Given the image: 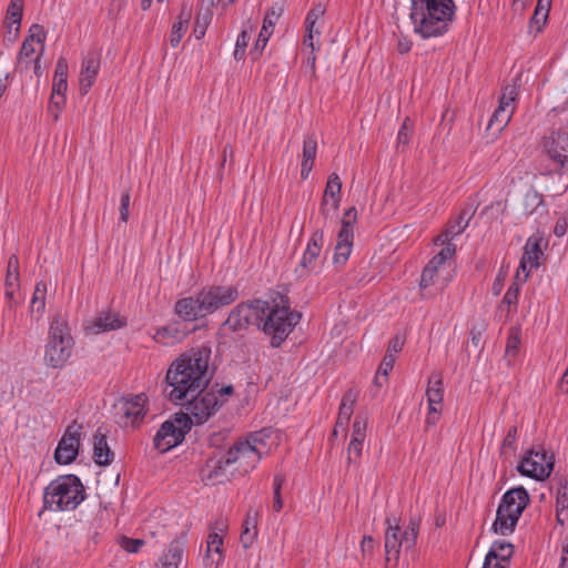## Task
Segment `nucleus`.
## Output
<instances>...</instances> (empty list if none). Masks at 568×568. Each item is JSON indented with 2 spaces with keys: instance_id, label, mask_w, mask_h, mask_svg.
<instances>
[{
  "instance_id": "obj_7",
  "label": "nucleus",
  "mask_w": 568,
  "mask_h": 568,
  "mask_svg": "<svg viewBox=\"0 0 568 568\" xmlns=\"http://www.w3.org/2000/svg\"><path fill=\"white\" fill-rule=\"evenodd\" d=\"M74 341L67 321L54 317L49 327L44 348V362L49 367L62 368L72 355Z\"/></svg>"
},
{
  "instance_id": "obj_42",
  "label": "nucleus",
  "mask_w": 568,
  "mask_h": 568,
  "mask_svg": "<svg viewBox=\"0 0 568 568\" xmlns=\"http://www.w3.org/2000/svg\"><path fill=\"white\" fill-rule=\"evenodd\" d=\"M253 30V26L250 21L245 22L243 24V29L241 33L237 36L236 42H235V49H234V59L235 60H242L245 55L246 48L248 45L250 41V33Z\"/></svg>"
},
{
  "instance_id": "obj_19",
  "label": "nucleus",
  "mask_w": 568,
  "mask_h": 568,
  "mask_svg": "<svg viewBox=\"0 0 568 568\" xmlns=\"http://www.w3.org/2000/svg\"><path fill=\"white\" fill-rule=\"evenodd\" d=\"M323 234L314 233L308 241L306 248L302 255L298 266L295 272L298 277H304L310 274H316L320 268V253L322 248Z\"/></svg>"
},
{
  "instance_id": "obj_63",
  "label": "nucleus",
  "mask_w": 568,
  "mask_h": 568,
  "mask_svg": "<svg viewBox=\"0 0 568 568\" xmlns=\"http://www.w3.org/2000/svg\"><path fill=\"white\" fill-rule=\"evenodd\" d=\"M258 513L250 510L243 524V528L257 529Z\"/></svg>"
},
{
  "instance_id": "obj_13",
  "label": "nucleus",
  "mask_w": 568,
  "mask_h": 568,
  "mask_svg": "<svg viewBox=\"0 0 568 568\" xmlns=\"http://www.w3.org/2000/svg\"><path fill=\"white\" fill-rule=\"evenodd\" d=\"M267 310V302L255 300L251 303L239 304L229 314L225 324L234 331L245 328L247 325L261 327L263 316Z\"/></svg>"
},
{
  "instance_id": "obj_32",
  "label": "nucleus",
  "mask_w": 568,
  "mask_h": 568,
  "mask_svg": "<svg viewBox=\"0 0 568 568\" xmlns=\"http://www.w3.org/2000/svg\"><path fill=\"white\" fill-rule=\"evenodd\" d=\"M357 396L358 393L356 390L349 389L342 398L336 420L337 426H341L342 429H345L351 420Z\"/></svg>"
},
{
  "instance_id": "obj_43",
  "label": "nucleus",
  "mask_w": 568,
  "mask_h": 568,
  "mask_svg": "<svg viewBox=\"0 0 568 568\" xmlns=\"http://www.w3.org/2000/svg\"><path fill=\"white\" fill-rule=\"evenodd\" d=\"M45 294H47V284L44 282H40L36 285L33 296L30 303L31 313L41 314L45 307Z\"/></svg>"
},
{
  "instance_id": "obj_6",
  "label": "nucleus",
  "mask_w": 568,
  "mask_h": 568,
  "mask_svg": "<svg viewBox=\"0 0 568 568\" xmlns=\"http://www.w3.org/2000/svg\"><path fill=\"white\" fill-rule=\"evenodd\" d=\"M456 253V245L448 243L427 263L420 276L419 286L424 294L429 295L443 291L453 280L454 268L452 258Z\"/></svg>"
},
{
  "instance_id": "obj_15",
  "label": "nucleus",
  "mask_w": 568,
  "mask_h": 568,
  "mask_svg": "<svg viewBox=\"0 0 568 568\" xmlns=\"http://www.w3.org/2000/svg\"><path fill=\"white\" fill-rule=\"evenodd\" d=\"M554 468L552 456H548L542 449L528 450L517 466L520 475L536 479L545 480Z\"/></svg>"
},
{
  "instance_id": "obj_11",
  "label": "nucleus",
  "mask_w": 568,
  "mask_h": 568,
  "mask_svg": "<svg viewBox=\"0 0 568 568\" xmlns=\"http://www.w3.org/2000/svg\"><path fill=\"white\" fill-rule=\"evenodd\" d=\"M190 430V420L183 414H175L165 420L153 437V446L159 453H166L179 446Z\"/></svg>"
},
{
  "instance_id": "obj_53",
  "label": "nucleus",
  "mask_w": 568,
  "mask_h": 568,
  "mask_svg": "<svg viewBox=\"0 0 568 568\" xmlns=\"http://www.w3.org/2000/svg\"><path fill=\"white\" fill-rule=\"evenodd\" d=\"M143 545H144V541L142 539H133V538H129V537H123L120 540L121 548L130 554L138 552Z\"/></svg>"
},
{
  "instance_id": "obj_18",
  "label": "nucleus",
  "mask_w": 568,
  "mask_h": 568,
  "mask_svg": "<svg viewBox=\"0 0 568 568\" xmlns=\"http://www.w3.org/2000/svg\"><path fill=\"white\" fill-rule=\"evenodd\" d=\"M82 427L78 424L68 426L54 452V459L60 465L72 463L78 454Z\"/></svg>"
},
{
  "instance_id": "obj_48",
  "label": "nucleus",
  "mask_w": 568,
  "mask_h": 568,
  "mask_svg": "<svg viewBox=\"0 0 568 568\" xmlns=\"http://www.w3.org/2000/svg\"><path fill=\"white\" fill-rule=\"evenodd\" d=\"M520 284H523V283L515 278V282L511 284V286H509V288L507 290V292L505 293V295L501 300V306L506 305L508 307V312L510 311L511 306L516 307V305H517L519 291H520V288H519Z\"/></svg>"
},
{
  "instance_id": "obj_17",
  "label": "nucleus",
  "mask_w": 568,
  "mask_h": 568,
  "mask_svg": "<svg viewBox=\"0 0 568 568\" xmlns=\"http://www.w3.org/2000/svg\"><path fill=\"white\" fill-rule=\"evenodd\" d=\"M356 219L357 212L355 207H349L344 214L333 257L335 264H345L352 253L354 237L353 226Z\"/></svg>"
},
{
  "instance_id": "obj_22",
  "label": "nucleus",
  "mask_w": 568,
  "mask_h": 568,
  "mask_svg": "<svg viewBox=\"0 0 568 568\" xmlns=\"http://www.w3.org/2000/svg\"><path fill=\"white\" fill-rule=\"evenodd\" d=\"M341 190L342 182L338 174H329L321 203V213L326 219L336 214L341 203Z\"/></svg>"
},
{
  "instance_id": "obj_26",
  "label": "nucleus",
  "mask_w": 568,
  "mask_h": 568,
  "mask_svg": "<svg viewBox=\"0 0 568 568\" xmlns=\"http://www.w3.org/2000/svg\"><path fill=\"white\" fill-rule=\"evenodd\" d=\"M223 538L217 532H211L206 541V551L203 558L205 568H219L223 560Z\"/></svg>"
},
{
  "instance_id": "obj_35",
  "label": "nucleus",
  "mask_w": 568,
  "mask_h": 568,
  "mask_svg": "<svg viewBox=\"0 0 568 568\" xmlns=\"http://www.w3.org/2000/svg\"><path fill=\"white\" fill-rule=\"evenodd\" d=\"M68 89V62L65 59L60 58L57 61L53 83H52V93L59 95H65Z\"/></svg>"
},
{
  "instance_id": "obj_50",
  "label": "nucleus",
  "mask_w": 568,
  "mask_h": 568,
  "mask_svg": "<svg viewBox=\"0 0 568 568\" xmlns=\"http://www.w3.org/2000/svg\"><path fill=\"white\" fill-rule=\"evenodd\" d=\"M271 36L272 33L267 32L266 28L261 29L254 48L251 50V54L254 55V58H257L261 54V52L265 49Z\"/></svg>"
},
{
  "instance_id": "obj_3",
  "label": "nucleus",
  "mask_w": 568,
  "mask_h": 568,
  "mask_svg": "<svg viewBox=\"0 0 568 568\" xmlns=\"http://www.w3.org/2000/svg\"><path fill=\"white\" fill-rule=\"evenodd\" d=\"M453 0H410L409 19L413 31L423 39L444 36L453 22Z\"/></svg>"
},
{
  "instance_id": "obj_28",
  "label": "nucleus",
  "mask_w": 568,
  "mask_h": 568,
  "mask_svg": "<svg viewBox=\"0 0 568 568\" xmlns=\"http://www.w3.org/2000/svg\"><path fill=\"white\" fill-rule=\"evenodd\" d=\"M470 220V214L467 212L460 213L455 220L450 221L443 233H440L436 240L435 245L444 247L448 243H453V240L460 235L467 227Z\"/></svg>"
},
{
  "instance_id": "obj_45",
  "label": "nucleus",
  "mask_w": 568,
  "mask_h": 568,
  "mask_svg": "<svg viewBox=\"0 0 568 568\" xmlns=\"http://www.w3.org/2000/svg\"><path fill=\"white\" fill-rule=\"evenodd\" d=\"M517 439H518V427L517 426L509 427V429L507 430V434L505 435L503 443H501V447H500L501 455H505V456L513 455L517 449Z\"/></svg>"
},
{
  "instance_id": "obj_41",
  "label": "nucleus",
  "mask_w": 568,
  "mask_h": 568,
  "mask_svg": "<svg viewBox=\"0 0 568 568\" xmlns=\"http://www.w3.org/2000/svg\"><path fill=\"white\" fill-rule=\"evenodd\" d=\"M6 290H20L19 261L16 255L10 256L4 280Z\"/></svg>"
},
{
  "instance_id": "obj_38",
  "label": "nucleus",
  "mask_w": 568,
  "mask_h": 568,
  "mask_svg": "<svg viewBox=\"0 0 568 568\" xmlns=\"http://www.w3.org/2000/svg\"><path fill=\"white\" fill-rule=\"evenodd\" d=\"M551 6V0H538L534 14L530 20V29L535 30L537 33L542 30L545 27L549 10Z\"/></svg>"
},
{
  "instance_id": "obj_30",
  "label": "nucleus",
  "mask_w": 568,
  "mask_h": 568,
  "mask_svg": "<svg viewBox=\"0 0 568 568\" xmlns=\"http://www.w3.org/2000/svg\"><path fill=\"white\" fill-rule=\"evenodd\" d=\"M184 552V542L181 539L173 540L166 551L160 557L159 568H179Z\"/></svg>"
},
{
  "instance_id": "obj_4",
  "label": "nucleus",
  "mask_w": 568,
  "mask_h": 568,
  "mask_svg": "<svg viewBox=\"0 0 568 568\" xmlns=\"http://www.w3.org/2000/svg\"><path fill=\"white\" fill-rule=\"evenodd\" d=\"M85 499V489L75 475L59 476L44 489L43 507L50 511L74 510Z\"/></svg>"
},
{
  "instance_id": "obj_27",
  "label": "nucleus",
  "mask_w": 568,
  "mask_h": 568,
  "mask_svg": "<svg viewBox=\"0 0 568 568\" xmlns=\"http://www.w3.org/2000/svg\"><path fill=\"white\" fill-rule=\"evenodd\" d=\"M426 399L429 410H442V404L444 399V384L443 376L439 372H434L429 376L426 389Z\"/></svg>"
},
{
  "instance_id": "obj_8",
  "label": "nucleus",
  "mask_w": 568,
  "mask_h": 568,
  "mask_svg": "<svg viewBox=\"0 0 568 568\" xmlns=\"http://www.w3.org/2000/svg\"><path fill=\"white\" fill-rule=\"evenodd\" d=\"M529 501L525 488H513L504 494L497 508L496 519L491 529L494 532L508 536L514 532L515 527Z\"/></svg>"
},
{
  "instance_id": "obj_44",
  "label": "nucleus",
  "mask_w": 568,
  "mask_h": 568,
  "mask_svg": "<svg viewBox=\"0 0 568 568\" xmlns=\"http://www.w3.org/2000/svg\"><path fill=\"white\" fill-rule=\"evenodd\" d=\"M513 545L505 540H496L490 546L487 556L508 561L513 555Z\"/></svg>"
},
{
  "instance_id": "obj_56",
  "label": "nucleus",
  "mask_w": 568,
  "mask_h": 568,
  "mask_svg": "<svg viewBox=\"0 0 568 568\" xmlns=\"http://www.w3.org/2000/svg\"><path fill=\"white\" fill-rule=\"evenodd\" d=\"M129 210H130V193L124 192L121 195L120 202V220L122 222H128L129 220Z\"/></svg>"
},
{
  "instance_id": "obj_31",
  "label": "nucleus",
  "mask_w": 568,
  "mask_h": 568,
  "mask_svg": "<svg viewBox=\"0 0 568 568\" xmlns=\"http://www.w3.org/2000/svg\"><path fill=\"white\" fill-rule=\"evenodd\" d=\"M192 16L191 8L184 6L178 17V20L173 23L171 33H170V44L173 48H176L183 36L186 33L189 29L190 19Z\"/></svg>"
},
{
  "instance_id": "obj_23",
  "label": "nucleus",
  "mask_w": 568,
  "mask_h": 568,
  "mask_svg": "<svg viewBox=\"0 0 568 568\" xmlns=\"http://www.w3.org/2000/svg\"><path fill=\"white\" fill-rule=\"evenodd\" d=\"M125 325L124 318L112 311H104L88 321L84 328L90 334H101L108 331L121 328Z\"/></svg>"
},
{
  "instance_id": "obj_55",
  "label": "nucleus",
  "mask_w": 568,
  "mask_h": 568,
  "mask_svg": "<svg viewBox=\"0 0 568 568\" xmlns=\"http://www.w3.org/2000/svg\"><path fill=\"white\" fill-rule=\"evenodd\" d=\"M325 8L322 4L314 6L306 14L305 24H316V22L324 16Z\"/></svg>"
},
{
  "instance_id": "obj_25",
  "label": "nucleus",
  "mask_w": 568,
  "mask_h": 568,
  "mask_svg": "<svg viewBox=\"0 0 568 568\" xmlns=\"http://www.w3.org/2000/svg\"><path fill=\"white\" fill-rule=\"evenodd\" d=\"M100 70V59L97 54L91 53L88 54L81 64L80 71V92L82 94H87L91 87L93 85L95 78Z\"/></svg>"
},
{
  "instance_id": "obj_49",
  "label": "nucleus",
  "mask_w": 568,
  "mask_h": 568,
  "mask_svg": "<svg viewBox=\"0 0 568 568\" xmlns=\"http://www.w3.org/2000/svg\"><path fill=\"white\" fill-rule=\"evenodd\" d=\"M283 9L281 6H273L265 13L262 28H266V31L273 33L274 27L277 23Z\"/></svg>"
},
{
  "instance_id": "obj_54",
  "label": "nucleus",
  "mask_w": 568,
  "mask_h": 568,
  "mask_svg": "<svg viewBox=\"0 0 568 568\" xmlns=\"http://www.w3.org/2000/svg\"><path fill=\"white\" fill-rule=\"evenodd\" d=\"M395 356L392 353H386L379 367L378 372L383 373V379L387 381L389 372L393 369L395 364Z\"/></svg>"
},
{
  "instance_id": "obj_57",
  "label": "nucleus",
  "mask_w": 568,
  "mask_h": 568,
  "mask_svg": "<svg viewBox=\"0 0 568 568\" xmlns=\"http://www.w3.org/2000/svg\"><path fill=\"white\" fill-rule=\"evenodd\" d=\"M257 536V529L243 528L240 540L244 548H248Z\"/></svg>"
},
{
  "instance_id": "obj_37",
  "label": "nucleus",
  "mask_w": 568,
  "mask_h": 568,
  "mask_svg": "<svg viewBox=\"0 0 568 568\" xmlns=\"http://www.w3.org/2000/svg\"><path fill=\"white\" fill-rule=\"evenodd\" d=\"M183 333L179 329L178 325L171 324L158 328L153 335L156 343L163 345H173L183 339Z\"/></svg>"
},
{
  "instance_id": "obj_5",
  "label": "nucleus",
  "mask_w": 568,
  "mask_h": 568,
  "mask_svg": "<svg viewBox=\"0 0 568 568\" xmlns=\"http://www.w3.org/2000/svg\"><path fill=\"white\" fill-rule=\"evenodd\" d=\"M301 314L291 310L287 300L267 303V310L261 324L265 334L271 336V344L278 347L298 323Z\"/></svg>"
},
{
  "instance_id": "obj_14",
  "label": "nucleus",
  "mask_w": 568,
  "mask_h": 568,
  "mask_svg": "<svg viewBox=\"0 0 568 568\" xmlns=\"http://www.w3.org/2000/svg\"><path fill=\"white\" fill-rule=\"evenodd\" d=\"M148 398L144 394L122 398L115 406L116 422L122 427H139L148 413Z\"/></svg>"
},
{
  "instance_id": "obj_10",
  "label": "nucleus",
  "mask_w": 568,
  "mask_h": 568,
  "mask_svg": "<svg viewBox=\"0 0 568 568\" xmlns=\"http://www.w3.org/2000/svg\"><path fill=\"white\" fill-rule=\"evenodd\" d=\"M265 444L261 435H252L235 443L225 454L226 464H237V470L247 473L255 468L264 454Z\"/></svg>"
},
{
  "instance_id": "obj_36",
  "label": "nucleus",
  "mask_w": 568,
  "mask_h": 568,
  "mask_svg": "<svg viewBox=\"0 0 568 568\" xmlns=\"http://www.w3.org/2000/svg\"><path fill=\"white\" fill-rule=\"evenodd\" d=\"M23 13V0H11L7 10V28L8 32L14 33V38L18 36L20 30V23Z\"/></svg>"
},
{
  "instance_id": "obj_16",
  "label": "nucleus",
  "mask_w": 568,
  "mask_h": 568,
  "mask_svg": "<svg viewBox=\"0 0 568 568\" xmlns=\"http://www.w3.org/2000/svg\"><path fill=\"white\" fill-rule=\"evenodd\" d=\"M189 399L191 400L186 405V412L182 414L189 418L190 426L205 423L222 405L215 392H202L194 397H189Z\"/></svg>"
},
{
  "instance_id": "obj_29",
  "label": "nucleus",
  "mask_w": 568,
  "mask_h": 568,
  "mask_svg": "<svg viewBox=\"0 0 568 568\" xmlns=\"http://www.w3.org/2000/svg\"><path fill=\"white\" fill-rule=\"evenodd\" d=\"M317 152L316 139L312 135L305 136L303 141L301 178L306 180L312 172Z\"/></svg>"
},
{
  "instance_id": "obj_51",
  "label": "nucleus",
  "mask_w": 568,
  "mask_h": 568,
  "mask_svg": "<svg viewBox=\"0 0 568 568\" xmlns=\"http://www.w3.org/2000/svg\"><path fill=\"white\" fill-rule=\"evenodd\" d=\"M520 345V335L518 329H513L507 338L506 355L515 356Z\"/></svg>"
},
{
  "instance_id": "obj_34",
  "label": "nucleus",
  "mask_w": 568,
  "mask_h": 568,
  "mask_svg": "<svg viewBox=\"0 0 568 568\" xmlns=\"http://www.w3.org/2000/svg\"><path fill=\"white\" fill-rule=\"evenodd\" d=\"M93 458L98 465H109L113 459V453L111 452L106 437L102 434L94 435L93 442Z\"/></svg>"
},
{
  "instance_id": "obj_47",
  "label": "nucleus",
  "mask_w": 568,
  "mask_h": 568,
  "mask_svg": "<svg viewBox=\"0 0 568 568\" xmlns=\"http://www.w3.org/2000/svg\"><path fill=\"white\" fill-rule=\"evenodd\" d=\"M511 116L507 111H501L497 108L488 122V129L495 126L497 131H503L511 120Z\"/></svg>"
},
{
  "instance_id": "obj_64",
  "label": "nucleus",
  "mask_w": 568,
  "mask_h": 568,
  "mask_svg": "<svg viewBox=\"0 0 568 568\" xmlns=\"http://www.w3.org/2000/svg\"><path fill=\"white\" fill-rule=\"evenodd\" d=\"M403 346L404 339L399 336H395L388 345L387 353H392L396 357V354L403 349Z\"/></svg>"
},
{
  "instance_id": "obj_52",
  "label": "nucleus",
  "mask_w": 568,
  "mask_h": 568,
  "mask_svg": "<svg viewBox=\"0 0 568 568\" xmlns=\"http://www.w3.org/2000/svg\"><path fill=\"white\" fill-rule=\"evenodd\" d=\"M65 103V95H59V94H51L50 101H49V112L53 116L54 120L59 119L60 110Z\"/></svg>"
},
{
  "instance_id": "obj_33",
  "label": "nucleus",
  "mask_w": 568,
  "mask_h": 568,
  "mask_svg": "<svg viewBox=\"0 0 568 568\" xmlns=\"http://www.w3.org/2000/svg\"><path fill=\"white\" fill-rule=\"evenodd\" d=\"M230 465L225 463V455L219 458H211L203 469L204 477L209 480L221 483L226 477V467Z\"/></svg>"
},
{
  "instance_id": "obj_61",
  "label": "nucleus",
  "mask_w": 568,
  "mask_h": 568,
  "mask_svg": "<svg viewBox=\"0 0 568 568\" xmlns=\"http://www.w3.org/2000/svg\"><path fill=\"white\" fill-rule=\"evenodd\" d=\"M375 548V540L371 536H364L361 542V551L364 556L372 555Z\"/></svg>"
},
{
  "instance_id": "obj_1",
  "label": "nucleus",
  "mask_w": 568,
  "mask_h": 568,
  "mask_svg": "<svg viewBox=\"0 0 568 568\" xmlns=\"http://www.w3.org/2000/svg\"><path fill=\"white\" fill-rule=\"evenodd\" d=\"M211 348L202 345L182 353L170 364L165 381L172 403L181 405L205 389L211 379Z\"/></svg>"
},
{
  "instance_id": "obj_59",
  "label": "nucleus",
  "mask_w": 568,
  "mask_h": 568,
  "mask_svg": "<svg viewBox=\"0 0 568 568\" xmlns=\"http://www.w3.org/2000/svg\"><path fill=\"white\" fill-rule=\"evenodd\" d=\"M210 19H211L210 16H204L203 17V21H202L201 18L197 17L196 23H195V27H194V34H195L196 39H201V38L204 37L206 28H207V26L210 23Z\"/></svg>"
},
{
  "instance_id": "obj_62",
  "label": "nucleus",
  "mask_w": 568,
  "mask_h": 568,
  "mask_svg": "<svg viewBox=\"0 0 568 568\" xmlns=\"http://www.w3.org/2000/svg\"><path fill=\"white\" fill-rule=\"evenodd\" d=\"M4 297L7 300L8 306L12 308L20 302L19 290H4Z\"/></svg>"
},
{
  "instance_id": "obj_58",
  "label": "nucleus",
  "mask_w": 568,
  "mask_h": 568,
  "mask_svg": "<svg viewBox=\"0 0 568 568\" xmlns=\"http://www.w3.org/2000/svg\"><path fill=\"white\" fill-rule=\"evenodd\" d=\"M409 139H410V132L407 126V121H405L397 133V138H396L397 148L406 146L409 142Z\"/></svg>"
},
{
  "instance_id": "obj_21",
  "label": "nucleus",
  "mask_w": 568,
  "mask_h": 568,
  "mask_svg": "<svg viewBox=\"0 0 568 568\" xmlns=\"http://www.w3.org/2000/svg\"><path fill=\"white\" fill-rule=\"evenodd\" d=\"M542 255L539 242L534 239H528L524 246V253L520 258L519 266L516 272V280L525 283L529 276V273L537 268L539 265V258Z\"/></svg>"
},
{
  "instance_id": "obj_12",
  "label": "nucleus",
  "mask_w": 568,
  "mask_h": 568,
  "mask_svg": "<svg viewBox=\"0 0 568 568\" xmlns=\"http://www.w3.org/2000/svg\"><path fill=\"white\" fill-rule=\"evenodd\" d=\"M387 529L385 532V552L386 560L397 559L400 548L410 549L414 547L417 538L418 527L415 523L403 531L396 517L386 518Z\"/></svg>"
},
{
  "instance_id": "obj_2",
  "label": "nucleus",
  "mask_w": 568,
  "mask_h": 568,
  "mask_svg": "<svg viewBox=\"0 0 568 568\" xmlns=\"http://www.w3.org/2000/svg\"><path fill=\"white\" fill-rule=\"evenodd\" d=\"M239 298L234 285H206L190 296L179 298L174 313L184 322H194L229 306Z\"/></svg>"
},
{
  "instance_id": "obj_40",
  "label": "nucleus",
  "mask_w": 568,
  "mask_h": 568,
  "mask_svg": "<svg viewBox=\"0 0 568 568\" xmlns=\"http://www.w3.org/2000/svg\"><path fill=\"white\" fill-rule=\"evenodd\" d=\"M518 97V89L516 84L506 85L499 98L498 109L514 114L516 109V99Z\"/></svg>"
},
{
  "instance_id": "obj_60",
  "label": "nucleus",
  "mask_w": 568,
  "mask_h": 568,
  "mask_svg": "<svg viewBox=\"0 0 568 568\" xmlns=\"http://www.w3.org/2000/svg\"><path fill=\"white\" fill-rule=\"evenodd\" d=\"M508 561L501 560L499 558H493L486 555L483 568H506Z\"/></svg>"
},
{
  "instance_id": "obj_46",
  "label": "nucleus",
  "mask_w": 568,
  "mask_h": 568,
  "mask_svg": "<svg viewBox=\"0 0 568 568\" xmlns=\"http://www.w3.org/2000/svg\"><path fill=\"white\" fill-rule=\"evenodd\" d=\"M303 48L304 50H310L308 57H307V63L314 68L315 61H316V54L315 52L320 50L321 44L316 37L312 36L311 33H305L303 39Z\"/></svg>"
},
{
  "instance_id": "obj_9",
  "label": "nucleus",
  "mask_w": 568,
  "mask_h": 568,
  "mask_svg": "<svg viewBox=\"0 0 568 568\" xmlns=\"http://www.w3.org/2000/svg\"><path fill=\"white\" fill-rule=\"evenodd\" d=\"M47 31L40 24L29 28L28 37L23 40L18 59L17 69L20 72L33 70L37 77L41 75V58L44 51Z\"/></svg>"
},
{
  "instance_id": "obj_24",
  "label": "nucleus",
  "mask_w": 568,
  "mask_h": 568,
  "mask_svg": "<svg viewBox=\"0 0 568 568\" xmlns=\"http://www.w3.org/2000/svg\"><path fill=\"white\" fill-rule=\"evenodd\" d=\"M367 420L357 416L353 423L352 436L347 447V459L352 462L353 458L357 459L361 457L364 440L366 438Z\"/></svg>"
},
{
  "instance_id": "obj_20",
  "label": "nucleus",
  "mask_w": 568,
  "mask_h": 568,
  "mask_svg": "<svg viewBox=\"0 0 568 568\" xmlns=\"http://www.w3.org/2000/svg\"><path fill=\"white\" fill-rule=\"evenodd\" d=\"M544 148L554 162L568 169V133L566 131L552 132L545 140Z\"/></svg>"
},
{
  "instance_id": "obj_39",
  "label": "nucleus",
  "mask_w": 568,
  "mask_h": 568,
  "mask_svg": "<svg viewBox=\"0 0 568 568\" xmlns=\"http://www.w3.org/2000/svg\"><path fill=\"white\" fill-rule=\"evenodd\" d=\"M556 517L560 525L568 520V485L560 483L556 494Z\"/></svg>"
}]
</instances>
